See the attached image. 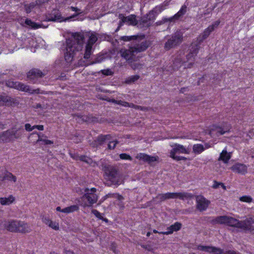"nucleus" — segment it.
Here are the masks:
<instances>
[{
  "instance_id": "nucleus-46",
  "label": "nucleus",
  "mask_w": 254,
  "mask_h": 254,
  "mask_svg": "<svg viewBox=\"0 0 254 254\" xmlns=\"http://www.w3.org/2000/svg\"><path fill=\"white\" fill-rule=\"evenodd\" d=\"M204 150V148L202 144H194L193 146V151L195 153H200Z\"/></svg>"
},
{
  "instance_id": "nucleus-14",
  "label": "nucleus",
  "mask_w": 254,
  "mask_h": 254,
  "mask_svg": "<svg viewBox=\"0 0 254 254\" xmlns=\"http://www.w3.org/2000/svg\"><path fill=\"white\" fill-rule=\"evenodd\" d=\"M17 21L23 27H29L33 29H37L40 28H46L47 26H44L42 23H38L34 22L29 18L25 19L24 17L20 16L17 18Z\"/></svg>"
},
{
  "instance_id": "nucleus-57",
  "label": "nucleus",
  "mask_w": 254,
  "mask_h": 254,
  "mask_svg": "<svg viewBox=\"0 0 254 254\" xmlns=\"http://www.w3.org/2000/svg\"><path fill=\"white\" fill-rule=\"evenodd\" d=\"M220 23V20H218L214 22L211 25H209L208 27L213 31L215 28H217Z\"/></svg>"
},
{
  "instance_id": "nucleus-62",
  "label": "nucleus",
  "mask_w": 254,
  "mask_h": 254,
  "mask_svg": "<svg viewBox=\"0 0 254 254\" xmlns=\"http://www.w3.org/2000/svg\"><path fill=\"white\" fill-rule=\"evenodd\" d=\"M102 100L106 101H107L108 102L114 103L115 104H117V101H118V100H116L115 99H111V98H110L109 97H106V96H105V98H102Z\"/></svg>"
},
{
  "instance_id": "nucleus-1",
  "label": "nucleus",
  "mask_w": 254,
  "mask_h": 254,
  "mask_svg": "<svg viewBox=\"0 0 254 254\" xmlns=\"http://www.w3.org/2000/svg\"><path fill=\"white\" fill-rule=\"evenodd\" d=\"M144 34H137L136 38L131 42L128 49L120 50L121 56L125 60L135 59L137 54L145 51L151 45V42L146 40Z\"/></svg>"
},
{
  "instance_id": "nucleus-7",
  "label": "nucleus",
  "mask_w": 254,
  "mask_h": 254,
  "mask_svg": "<svg viewBox=\"0 0 254 254\" xmlns=\"http://www.w3.org/2000/svg\"><path fill=\"white\" fill-rule=\"evenodd\" d=\"M79 13H75L71 16L64 18L62 16L61 12L59 9H54L50 13H48L45 15V19L47 21L53 22H62L68 21L72 18H75Z\"/></svg>"
},
{
  "instance_id": "nucleus-19",
  "label": "nucleus",
  "mask_w": 254,
  "mask_h": 254,
  "mask_svg": "<svg viewBox=\"0 0 254 254\" xmlns=\"http://www.w3.org/2000/svg\"><path fill=\"white\" fill-rule=\"evenodd\" d=\"M230 169L234 172L241 175H245L248 172L247 166L240 163H235L230 168Z\"/></svg>"
},
{
  "instance_id": "nucleus-17",
  "label": "nucleus",
  "mask_w": 254,
  "mask_h": 254,
  "mask_svg": "<svg viewBox=\"0 0 254 254\" xmlns=\"http://www.w3.org/2000/svg\"><path fill=\"white\" fill-rule=\"evenodd\" d=\"M136 158L150 165H151L152 163L154 162L158 161L159 159L158 156H153L143 153H138Z\"/></svg>"
},
{
  "instance_id": "nucleus-22",
  "label": "nucleus",
  "mask_w": 254,
  "mask_h": 254,
  "mask_svg": "<svg viewBox=\"0 0 254 254\" xmlns=\"http://www.w3.org/2000/svg\"><path fill=\"white\" fill-rule=\"evenodd\" d=\"M14 103V99L11 98L5 93H3L2 94L0 95V105H5L9 106L12 105Z\"/></svg>"
},
{
  "instance_id": "nucleus-56",
  "label": "nucleus",
  "mask_w": 254,
  "mask_h": 254,
  "mask_svg": "<svg viewBox=\"0 0 254 254\" xmlns=\"http://www.w3.org/2000/svg\"><path fill=\"white\" fill-rule=\"evenodd\" d=\"M117 245L116 243L113 242L110 246V250L112 251L115 254H119L120 251L117 249Z\"/></svg>"
},
{
  "instance_id": "nucleus-49",
  "label": "nucleus",
  "mask_w": 254,
  "mask_h": 254,
  "mask_svg": "<svg viewBox=\"0 0 254 254\" xmlns=\"http://www.w3.org/2000/svg\"><path fill=\"white\" fill-rule=\"evenodd\" d=\"M137 35L132 36H124L120 37V40L124 41H131L133 42L136 38Z\"/></svg>"
},
{
  "instance_id": "nucleus-23",
  "label": "nucleus",
  "mask_w": 254,
  "mask_h": 254,
  "mask_svg": "<svg viewBox=\"0 0 254 254\" xmlns=\"http://www.w3.org/2000/svg\"><path fill=\"white\" fill-rule=\"evenodd\" d=\"M96 142L100 147L103 145L106 141L108 140H112V136L111 134H99L96 138Z\"/></svg>"
},
{
  "instance_id": "nucleus-42",
  "label": "nucleus",
  "mask_w": 254,
  "mask_h": 254,
  "mask_svg": "<svg viewBox=\"0 0 254 254\" xmlns=\"http://www.w3.org/2000/svg\"><path fill=\"white\" fill-rule=\"evenodd\" d=\"M119 18L121 19V20L119 21L118 26L115 30V32H118L120 29L121 27L124 25V24L127 22L125 19V16L123 14H119Z\"/></svg>"
},
{
  "instance_id": "nucleus-58",
  "label": "nucleus",
  "mask_w": 254,
  "mask_h": 254,
  "mask_svg": "<svg viewBox=\"0 0 254 254\" xmlns=\"http://www.w3.org/2000/svg\"><path fill=\"white\" fill-rule=\"evenodd\" d=\"M101 72L105 76L112 75L114 74V72L110 69L101 70Z\"/></svg>"
},
{
  "instance_id": "nucleus-18",
  "label": "nucleus",
  "mask_w": 254,
  "mask_h": 254,
  "mask_svg": "<svg viewBox=\"0 0 254 254\" xmlns=\"http://www.w3.org/2000/svg\"><path fill=\"white\" fill-rule=\"evenodd\" d=\"M210 201L206 199L203 196H197L196 198V208L200 211H203L208 208Z\"/></svg>"
},
{
  "instance_id": "nucleus-43",
  "label": "nucleus",
  "mask_w": 254,
  "mask_h": 254,
  "mask_svg": "<svg viewBox=\"0 0 254 254\" xmlns=\"http://www.w3.org/2000/svg\"><path fill=\"white\" fill-rule=\"evenodd\" d=\"M19 82L18 81H14L12 79H9L6 81V85L9 87L17 89Z\"/></svg>"
},
{
  "instance_id": "nucleus-10",
  "label": "nucleus",
  "mask_w": 254,
  "mask_h": 254,
  "mask_svg": "<svg viewBox=\"0 0 254 254\" xmlns=\"http://www.w3.org/2000/svg\"><path fill=\"white\" fill-rule=\"evenodd\" d=\"M4 227L7 230L12 232L28 233L31 231V228L28 223H4Z\"/></svg>"
},
{
  "instance_id": "nucleus-64",
  "label": "nucleus",
  "mask_w": 254,
  "mask_h": 254,
  "mask_svg": "<svg viewBox=\"0 0 254 254\" xmlns=\"http://www.w3.org/2000/svg\"><path fill=\"white\" fill-rule=\"evenodd\" d=\"M165 9V6H164V5H161L159 6L155 7L153 10L155 9L156 11H157V14L161 12L162 11L164 10Z\"/></svg>"
},
{
  "instance_id": "nucleus-3",
  "label": "nucleus",
  "mask_w": 254,
  "mask_h": 254,
  "mask_svg": "<svg viewBox=\"0 0 254 254\" xmlns=\"http://www.w3.org/2000/svg\"><path fill=\"white\" fill-rule=\"evenodd\" d=\"M101 163L100 169L104 172V176L109 182L110 185H119L121 179L119 170L116 167L111 165L105 160L101 161Z\"/></svg>"
},
{
  "instance_id": "nucleus-25",
  "label": "nucleus",
  "mask_w": 254,
  "mask_h": 254,
  "mask_svg": "<svg viewBox=\"0 0 254 254\" xmlns=\"http://www.w3.org/2000/svg\"><path fill=\"white\" fill-rule=\"evenodd\" d=\"M140 58L141 56H136V58H134L135 59L131 60H126V61L132 69H139L142 68V64L139 63H135V62L139 61Z\"/></svg>"
},
{
  "instance_id": "nucleus-16",
  "label": "nucleus",
  "mask_w": 254,
  "mask_h": 254,
  "mask_svg": "<svg viewBox=\"0 0 254 254\" xmlns=\"http://www.w3.org/2000/svg\"><path fill=\"white\" fill-rule=\"evenodd\" d=\"M207 222H246L245 221H239L232 217L223 215L216 217L215 219L209 218ZM247 222H251V221L248 220Z\"/></svg>"
},
{
  "instance_id": "nucleus-36",
  "label": "nucleus",
  "mask_w": 254,
  "mask_h": 254,
  "mask_svg": "<svg viewBox=\"0 0 254 254\" xmlns=\"http://www.w3.org/2000/svg\"><path fill=\"white\" fill-rule=\"evenodd\" d=\"M139 78L140 76L138 75H131L127 78L125 82L127 84H131L135 83Z\"/></svg>"
},
{
  "instance_id": "nucleus-15",
  "label": "nucleus",
  "mask_w": 254,
  "mask_h": 254,
  "mask_svg": "<svg viewBox=\"0 0 254 254\" xmlns=\"http://www.w3.org/2000/svg\"><path fill=\"white\" fill-rule=\"evenodd\" d=\"M171 146L173 148L170 152V157L172 159H174L175 157L178 156L176 155V154H189L190 152V150L186 149L185 146L178 143H174L171 145Z\"/></svg>"
},
{
  "instance_id": "nucleus-8",
  "label": "nucleus",
  "mask_w": 254,
  "mask_h": 254,
  "mask_svg": "<svg viewBox=\"0 0 254 254\" xmlns=\"http://www.w3.org/2000/svg\"><path fill=\"white\" fill-rule=\"evenodd\" d=\"M157 15V11L152 10L148 13L142 16L138 21V27L140 28H148L154 22L156 16Z\"/></svg>"
},
{
  "instance_id": "nucleus-60",
  "label": "nucleus",
  "mask_w": 254,
  "mask_h": 254,
  "mask_svg": "<svg viewBox=\"0 0 254 254\" xmlns=\"http://www.w3.org/2000/svg\"><path fill=\"white\" fill-rule=\"evenodd\" d=\"M30 91L29 92L30 94H44V92L43 91H41L40 88H37L35 89H32L30 88Z\"/></svg>"
},
{
  "instance_id": "nucleus-40",
  "label": "nucleus",
  "mask_w": 254,
  "mask_h": 254,
  "mask_svg": "<svg viewBox=\"0 0 254 254\" xmlns=\"http://www.w3.org/2000/svg\"><path fill=\"white\" fill-rule=\"evenodd\" d=\"M78 161H82L90 165H91L93 162L92 158L84 155H79Z\"/></svg>"
},
{
  "instance_id": "nucleus-50",
  "label": "nucleus",
  "mask_w": 254,
  "mask_h": 254,
  "mask_svg": "<svg viewBox=\"0 0 254 254\" xmlns=\"http://www.w3.org/2000/svg\"><path fill=\"white\" fill-rule=\"evenodd\" d=\"M205 39H206L203 37L202 35L200 34L197 37L196 40L195 41L193 42V43H194V44H195L197 45H199V47H200V45H201V44L203 42V41Z\"/></svg>"
},
{
  "instance_id": "nucleus-4",
  "label": "nucleus",
  "mask_w": 254,
  "mask_h": 254,
  "mask_svg": "<svg viewBox=\"0 0 254 254\" xmlns=\"http://www.w3.org/2000/svg\"><path fill=\"white\" fill-rule=\"evenodd\" d=\"M193 194L186 192H167L166 193H159L155 198L153 201L155 203H159L166 199L171 198H179L181 200L190 199L193 197Z\"/></svg>"
},
{
  "instance_id": "nucleus-6",
  "label": "nucleus",
  "mask_w": 254,
  "mask_h": 254,
  "mask_svg": "<svg viewBox=\"0 0 254 254\" xmlns=\"http://www.w3.org/2000/svg\"><path fill=\"white\" fill-rule=\"evenodd\" d=\"M73 118L79 124L86 123L87 124H94L95 123H103L106 120L98 116H93L92 114L83 115L80 113H76L73 115Z\"/></svg>"
},
{
  "instance_id": "nucleus-11",
  "label": "nucleus",
  "mask_w": 254,
  "mask_h": 254,
  "mask_svg": "<svg viewBox=\"0 0 254 254\" xmlns=\"http://www.w3.org/2000/svg\"><path fill=\"white\" fill-rule=\"evenodd\" d=\"M224 224L230 227L229 229L233 232L250 231L254 233V227L251 225L252 223H234L232 225L231 223Z\"/></svg>"
},
{
  "instance_id": "nucleus-29",
  "label": "nucleus",
  "mask_w": 254,
  "mask_h": 254,
  "mask_svg": "<svg viewBox=\"0 0 254 254\" xmlns=\"http://www.w3.org/2000/svg\"><path fill=\"white\" fill-rule=\"evenodd\" d=\"M15 200L14 197L12 195L9 196L8 197H0V203L1 205H7L12 203Z\"/></svg>"
},
{
  "instance_id": "nucleus-41",
  "label": "nucleus",
  "mask_w": 254,
  "mask_h": 254,
  "mask_svg": "<svg viewBox=\"0 0 254 254\" xmlns=\"http://www.w3.org/2000/svg\"><path fill=\"white\" fill-rule=\"evenodd\" d=\"M36 6L35 2L24 4V9L27 13H30L32 10Z\"/></svg>"
},
{
  "instance_id": "nucleus-24",
  "label": "nucleus",
  "mask_w": 254,
  "mask_h": 254,
  "mask_svg": "<svg viewBox=\"0 0 254 254\" xmlns=\"http://www.w3.org/2000/svg\"><path fill=\"white\" fill-rule=\"evenodd\" d=\"M48 137L42 132H38L36 131L31 133L28 136L29 142L33 144L32 141L37 140L38 139H47Z\"/></svg>"
},
{
  "instance_id": "nucleus-59",
  "label": "nucleus",
  "mask_w": 254,
  "mask_h": 254,
  "mask_svg": "<svg viewBox=\"0 0 254 254\" xmlns=\"http://www.w3.org/2000/svg\"><path fill=\"white\" fill-rule=\"evenodd\" d=\"M196 56L195 55H192V54H190V53L188 52V53L186 55V59L188 62L194 61Z\"/></svg>"
},
{
  "instance_id": "nucleus-5",
  "label": "nucleus",
  "mask_w": 254,
  "mask_h": 254,
  "mask_svg": "<svg viewBox=\"0 0 254 254\" xmlns=\"http://www.w3.org/2000/svg\"><path fill=\"white\" fill-rule=\"evenodd\" d=\"M183 41V33L177 31L175 34L170 36L165 43L164 48L166 51L175 49L179 46Z\"/></svg>"
},
{
  "instance_id": "nucleus-45",
  "label": "nucleus",
  "mask_w": 254,
  "mask_h": 254,
  "mask_svg": "<svg viewBox=\"0 0 254 254\" xmlns=\"http://www.w3.org/2000/svg\"><path fill=\"white\" fill-rule=\"evenodd\" d=\"M105 58L104 55H98L96 56L92 62H91L90 64L101 63L105 59Z\"/></svg>"
},
{
  "instance_id": "nucleus-9",
  "label": "nucleus",
  "mask_w": 254,
  "mask_h": 254,
  "mask_svg": "<svg viewBox=\"0 0 254 254\" xmlns=\"http://www.w3.org/2000/svg\"><path fill=\"white\" fill-rule=\"evenodd\" d=\"M45 75L41 70L32 68L27 73L26 80L30 83L38 84L41 83L42 78Z\"/></svg>"
},
{
  "instance_id": "nucleus-38",
  "label": "nucleus",
  "mask_w": 254,
  "mask_h": 254,
  "mask_svg": "<svg viewBox=\"0 0 254 254\" xmlns=\"http://www.w3.org/2000/svg\"><path fill=\"white\" fill-rule=\"evenodd\" d=\"M117 104L121 105V106L125 107H129V108H136V107H138V106L135 105L133 103H128L125 101H122V100H118Z\"/></svg>"
},
{
  "instance_id": "nucleus-12",
  "label": "nucleus",
  "mask_w": 254,
  "mask_h": 254,
  "mask_svg": "<svg viewBox=\"0 0 254 254\" xmlns=\"http://www.w3.org/2000/svg\"><path fill=\"white\" fill-rule=\"evenodd\" d=\"M97 190L95 188L89 189L86 188L84 189V194L82 196L83 199L87 200V204L86 206L91 207L93 204L97 202L98 198V196L96 194Z\"/></svg>"
},
{
  "instance_id": "nucleus-51",
  "label": "nucleus",
  "mask_w": 254,
  "mask_h": 254,
  "mask_svg": "<svg viewBox=\"0 0 254 254\" xmlns=\"http://www.w3.org/2000/svg\"><path fill=\"white\" fill-rule=\"evenodd\" d=\"M239 200L242 202H251L253 201V198L250 195H244L240 197Z\"/></svg>"
},
{
  "instance_id": "nucleus-37",
  "label": "nucleus",
  "mask_w": 254,
  "mask_h": 254,
  "mask_svg": "<svg viewBox=\"0 0 254 254\" xmlns=\"http://www.w3.org/2000/svg\"><path fill=\"white\" fill-rule=\"evenodd\" d=\"M187 6L184 4L182 6L180 10L175 14V17L176 18L178 17L179 19L183 17L187 12Z\"/></svg>"
},
{
  "instance_id": "nucleus-26",
  "label": "nucleus",
  "mask_w": 254,
  "mask_h": 254,
  "mask_svg": "<svg viewBox=\"0 0 254 254\" xmlns=\"http://www.w3.org/2000/svg\"><path fill=\"white\" fill-rule=\"evenodd\" d=\"M11 129L12 130L13 141H14L15 139L20 138L24 132V130L22 127H20L17 129H15L14 128H12Z\"/></svg>"
},
{
  "instance_id": "nucleus-27",
  "label": "nucleus",
  "mask_w": 254,
  "mask_h": 254,
  "mask_svg": "<svg viewBox=\"0 0 254 254\" xmlns=\"http://www.w3.org/2000/svg\"><path fill=\"white\" fill-rule=\"evenodd\" d=\"M182 66V64L180 60L177 59L173 63L168 67L167 70L172 72L178 70Z\"/></svg>"
},
{
  "instance_id": "nucleus-35",
  "label": "nucleus",
  "mask_w": 254,
  "mask_h": 254,
  "mask_svg": "<svg viewBox=\"0 0 254 254\" xmlns=\"http://www.w3.org/2000/svg\"><path fill=\"white\" fill-rule=\"evenodd\" d=\"M92 53V47L89 45V44H86L85 46V53L84 54V58L88 60L90 58V56Z\"/></svg>"
},
{
  "instance_id": "nucleus-53",
  "label": "nucleus",
  "mask_w": 254,
  "mask_h": 254,
  "mask_svg": "<svg viewBox=\"0 0 254 254\" xmlns=\"http://www.w3.org/2000/svg\"><path fill=\"white\" fill-rule=\"evenodd\" d=\"M69 155L71 158L74 159L75 161H78V159L79 157V155L77 152L73 151H69Z\"/></svg>"
},
{
  "instance_id": "nucleus-48",
  "label": "nucleus",
  "mask_w": 254,
  "mask_h": 254,
  "mask_svg": "<svg viewBox=\"0 0 254 254\" xmlns=\"http://www.w3.org/2000/svg\"><path fill=\"white\" fill-rule=\"evenodd\" d=\"M212 246H202V245H199L197 246V250L207 252L209 253H211V251H212Z\"/></svg>"
},
{
  "instance_id": "nucleus-20",
  "label": "nucleus",
  "mask_w": 254,
  "mask_h": 254,
  "mask_svg": "<svg viewBox=\"0 0 254 254\" xmlns=\"http://www.w3.org/2000/svg\"><path fill=\"white\" fill-rule=\"evenodd\" d=\"M13 141L12 136V130L7 129L6 131L0 133V142L8 143Z\"/></svg>"
},
{
  "instance_id": "nucleus-31",
  "label": "nucleus",
  "mask_w": 254,
  "mask_h": 254,
  "mask_svg": "<svg viewBox=\"0 0 254 254\" xmlns=\"http://www.w3.org/2000/svg\"><path fill=\"white\" fill-rule=\"evenodd\" d=\"M125 19L127 22H128L129 24L133 26L138 25V21L136 18V16L134 15H130L128 16H125Z\"/></svg>"
},
{
  "instance_id": "nucleus-33",
  "label": "nucleus",
  "mask_w": 254,
  "mask_h": 254,
  "mask_svg": "<svg viewBox=\"0 0 254 254\" xmlns=\"http://www.w3.org/2000/svg\"><path fill=\"white\" fill-rule=\"evenodd\" d=\"M32 142L34 145L36 144H39L40 145H51L54 143V142L52 140L47 139H42V140L41 139V138L40 139H38L37 140L32 141Z\"/></svg>"
},
{
  "instance_id": "nucleus-44",
  "label": "nucleus",
  "mask_w": 254,
  "mask_h": 254,
  "mask_svg": "<svg viewBox=\"0 0 254 254\" xmlns=\"http://www.w3.org/2000/svg\"><path fill=\"white\" fill-rule=\"evenodd\" d=\"M107 195L108 196V198H117L119 201L121 202L124 199V197L118 193H109L107 194Z\"/></svg>"
},
{
  "instance_id": "nucleus-34",
  "label": "nucleus",
  "mask_w": 254,
  "mask_h": 254,
  "mask_svg": "<svg viewBox=\"0 0 254 254\" xmlns=\"http://www.w3.org/2000/svg\"><path fill=\"white\" fill-rule=\"evenodd\" d=\"M2 181L8 180L9 181L13 182L15 183L17 180V178L15 176L13 175L11 173L7 172L3 176Z\"/></svg>"
},
{
  "instance_id": "nucleus-63",
  "label": "nucleus",
  "mask_w": 254,
  "mask_h": 254,
  "mask_svg": "<svg viewBox=\"0 0 254 254\" xmlns=\"http://www.w3.org/2000/svg\"><path fill=\"white\" fill-rule=\"evenodd\" d=\"M49 0H36L35 2L36 5H42L46 3H48Z\"/></svg>"
},
{
  "instance_id": "nucleus-39",
  "label": "nucleus",
  "mask_w": 254,
  "mask_h": 254,
  "mask_svg": "<svg viewBox=\"0 0 254 254\" xmlns=\"http://www.w3.org/2000/svg\"><path fill=\"white\" fill-rule=\"evenodd\" d=\"M17 89L22 91L28 92L29 93V92L31 91L30 87L29 86L26 85L24 83H22L20 82H19V85H18Z\"/></svg>"
},
{
  "instance_id": "nucleus-30",
  "label": "nucleus",
  "mask_w": 254,
  "mask_h": 254,
  "mask_svg": "<svg viewBox=\"0 0 254 254\" xmlns=\"http://www.w3.org/2000/svg\"><path fill=\"white\" fill-rule=\"evenodd\" d=\"M200 48V47L199 45H197L192 42L190 46L188 51L190 52V54H192V55L197 56Z\"/></svg>"
},
{
  "instance_id": "nucleus-32",
  "label": "nucleus",
  "mask_w": 254,
  "mask_h": 254,
  "mask_svg": "<svg viewBox=\"0 0 254 254\" xmlns=\"http://www.w3.org/2000/svg\"><path fill=\"white\" fill-rule=\"evenodd\" d=\"M78 209L79 206L77 205L74 204L63 208L62 210V212L64 213H69L77 211Z\"/></svg>"
},
{
  "instance_id": "nucleus-55",
  "label": "nucleus",
  "mask_w": 254,
  "mask_h": 254,
  "mask_svg": "<svg viewBox=\"0 0 254 254\" xmlns=\"http://www.w3.org/2000/svg\"><path fill=\"white\" fill-rule=\"evenodd\" d=\"M120 159L122 160H128L130 161L132 160V158L127 153H121L119 155Z\"/></svg>"
},
{
  "instance_id": "nucleus-52",
  "label": "nucleus",
  "mask_w": 254,
  "mask_h": 254,
  "mask_svg": "<svg viewBox=\"0 0 254 254\" xmlns=\"http://www.w3.org/2000/svg\"><path fill=\"white\" fill-rule=\"evenodd\" d=\"M92 212L94 213V214L98 218H99L100 219L102 220L103 221H105V222H109V221L106 218H104L101 215V214L97 210H93Z\"/></svg>"
},
{
  "instance_id": "nucleus-47",
  "label": "nucleus",
  "mask_w": 254,
  "mask_h": 254,
  "mask_svg": "<svg viewBox=\"0 0 254 254\" xmlns=\"http://www.w3.org/2000/svg\"><path fill=\"white\" fill-rule=\"evenodd\" d=\"M97 41V37L96 35L95 34H91L88 40V41L87 42L86 44H89V45L91 46V47L93 46V45L96 43V42Z\"/></svg>"
},
{
  "instance_id": "nucleus-54",
  "label": "nucleus",
  "mask_w": 254,
  "mask_h": 254,
  "mask_svg": "<svg viewBox=\"0 0 254 254\" xmlns=\"http://www.w3.org/2000/svg\"><path fill=\"white\" fill-rule=\"evenodd\" d=\"M212 32L213 31L208 27L204 30L203 33H201V34H202L203 37L206 39Z\"/></svg>"
},
{
  "instance_id": "nucleus-21",
  "label": "nucleus",
  "mask_w": 254,
  "mask_h": 254,
  "mask_svg": "<svg viewBox=\"0 0 254 254\" xmlns=\"http://www.w3.org/2000/svg\"><path fill=\"white\" fill-rule=\"evenodd\" d=\"M182 226V223H174V224L172 225L170 227L167 228V231L165 232H158L156 230H153V232L154 233H159L162 234L163 235H169L172 234L174 231H178L181 228Z\"/></svg>"
},
{
  "instance_id": "nucleus-28",
  "label": "nucleus",
  "mask_w": 254,
  "mask_h": 254,
  "mask_svg": "<svg viewBox=\"0 0 254 254\" xmlns=\"http://www.w3.org/2000/svg\"><path fill=\"white\" fill-rule=\"evenodd\" d=\"M231 157V153H228L226 149H224L220 153L218 160L223 161L224 163H227Z\"/></svg>"
},
{
  "instance_id": "nucleus-2",
  "label": "nucleus",
  "mask_w": 254,
  "mask_h": 254,
  "mask_svg": "<svg viewBox=\"0 0 254 254\" xmlns=\"http://www.w3.org/2000/svg\"><path fill=\"white\" fill-rule=\"evenodd\" d=\"M84 43V34L80 32L72 33L71 38L66 39L64 60L67 63H71L76 53L82 51Z\"/></svg>"
},
{
  "instance_id": "nucleus-13",
  "label": "nucleus",
  "mask_w": 254,
  "mask_h": 254,
  "mask_svg": "<svg viewBox=\"0 0 254 254\" xmlns=\"http://www.w3.org/2000/svg\"><path fill=\"white\" fill-rule=\"evenodd\" d=\"M231 128V126L230 124L226 122H222L213 124L211 130L215 131L217 135L219 136L230 132Z\"/></svg>"
},
{
  "instance_id": "nucleus-61",
  "label": "nucleus",
  "mask_w": 254,
  "mask_h": 254,
  "mask_svg": "<svg viewBox=\"0 0 254 254\" xmlns=\"http://www.w3.org/2000/svg\"><path fill=\"white\" fill-rule=\"evenodd\" d=\"M79 134L76 133L71 138V139L73 140V142L75 143H79L81 142V139L79 138Z\"/></svg>"
}]
</instances>
